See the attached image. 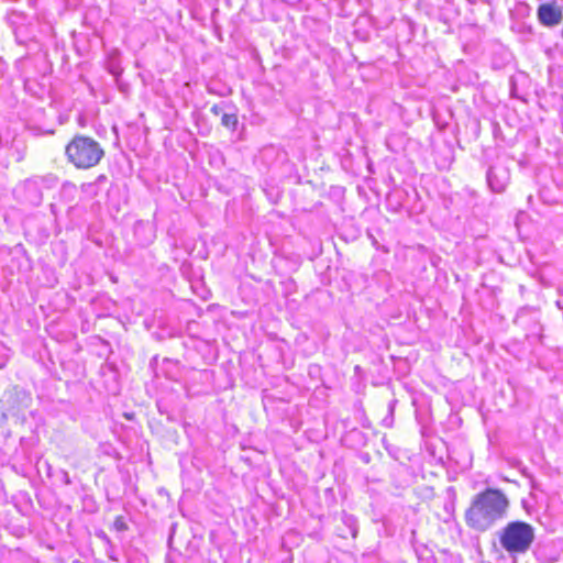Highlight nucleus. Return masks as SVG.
I'll return each instance as SVG.
<instances>
[{
  "label": "nucleus",
  "mask_w": 563,
  "mask_h": 563,
  "mask_svg": "<svg viewBox=\"0 0 563 563\" xmlns=\"http://www.w3.org/2000/svg\"><path fill=\"white\" fill-rule=\"evenodd\" d=\"M508 507L509 500L500 489L486 488L474 496L465 521L474 530L486 531L506 516Z\"/></svg>",
  "instance_id": "obj_1"
},
{
  "label": "nucleus",
  "mask_w": 563,
  "mask_h": 563,
  "mask_svg": "<svg viewBox=\"0 0 563 563\" xmlns=\"http://www.w3.org/2000/svg\"><path fill=\"white\" fill-rule=\"evenodd\" d=\"M63 482L65 485H70L71 484V481H70V477H69V474L67 472H63Z\"/></svg>",
  "instance_id": "obj_11"
},
{
  "label": "nucleus",
  "mask_w": 563,
  "mask_h": 563,
  "mask_svg": "<svg viewBox=\"0 0 563 563\" xmlns=\"http://www.w3.org/2000/svg\"><path fill=\"white\" fill-rule=\"evenodd\" d=\"M486 179L490 190L500 194L505 191L506 187L509 184V169L504 163L497 162L489 166L486 174Z\"/></svg>",
  "instance_id": "obj_4"
},
{
  "label": "nucleus",
  "mask_w": 563,
  "mask_h": 563,
  "mask_svg": "<svg viewBox=\"0 0 563 563\" xmlns=\"http://www.w3.org/2000/svg\"><path fill=\"white\" fill-rule=\"evenodd\" d=\"M82 189L88 192V194H92V195H97V187L96 188H87L86 187V184L82 185Z\"/></svg>",
  "instance_id": "obj_12"
},
{
  "label": "nucleus",
  "mask_w": 563,
  "mask_h": 563,
  "mask_svg": "<svg viewBox=\"0 0 563 563\" xmlns=\"http://www.w3.org/2000/svg\"><path fill=\"white\" fill-rule=\"evenodd\" d=\"M23 200L32 206L41 205L43 195L38 179H27L23 184Z\"/></svg>",
  "instance_id": "obj_6"
},
{
  "label": "nucleus",
  "mask_w": 563,
  "mask_h": 563,
  "mask_svg": "<svg viewBox=\"0 0 563 563\" xmlns=\"http://www.w3.org/2000/svg\"><path fill=\"white\" fill-rule=\"evenodd\" d=\"M65 154L68 162L76 168L88 169L100 163L104 151L95 139L79 134L67 144Z\"/></svg>",
  "instance_id": "obj_3"
},
{
  "label": "nucleus",
  "mask_w": 563,
  "mask_h": 563,
  "mask_svg": "<svg viewBox=\"0 0 563 563\" xmlns=\"http://www.w3.org/2000/svg\"><path fill=\"white\" fill-rule=\"evenodd\" d=\"M106 181H107V176H106V175H103V174H101V175H99V176L96 178V180H95V181L86 184V187H87V188H96V187H98L100 184H103V183H106Z\"/></svg>",
  "instance_id": "obj_10"
},
{
  "label": "nucleus",
  "mask_w": 563,
  "mask_h": 563,
  "mask_svg": "<svg viewBox=\"0 0 563 563\" xmlns=\"http://www.w3.org/2000/svg\"><path fill=\"white\" fill-rule=\"evenodd\" d=\"M534 539V528L525 521H510L499 531V544L512 558L526 554Z\"/></svg>",
  "instance_id": "obj_2"
},
{
  "label": "nucleus",
  "mask_w": 563,
  "mask_h": 563,
  "mask_svg": "<svg viewBox=\"0 0 563 563\" xmlns=\"http://www.w3.org/2000/svg\"><path fill=\"white\" fill-rule=\"evenodd\" d=\"M34 179H38L41 187H46V188H52V187L56 186L57 180H58L57 177L54 175L35 177Z\"/></svg>",
  "instance_id": "obj_8"
},
{
  "label": "nucleus",
  "mask_w": 563,
  "mask_h": 563,
  "mask_svg": "<svg viewBox=\"0 0 563 563\" xmlns=\"http://www.w3.org/2000/svg\"><path fill=\"white\" fill-rule=\"evenodd\" d=\"M538 19L545 26H555L561 23L563 12L555 4L543 3L538 8Z\"/></svg>",
  "instance_id": "obj_5"
},
{
  "label": "nucleus",
  "mask_w": 563,
  "mask_h": 563,
  "mask_svg": "<svg viewBox=\"0 0 563 563\" xmlns=\"http://www.w3.org/2000/svg\"><path fill=\"white\" fill-rule=\"evenodd\" d=\"M113 528L119 532L125 531L128 529V525H126L124 518L117 517L113 522Z\"/></svg>",
  "instance_id": "obj_9"
},
{
  "label": "nucleus",
  "mask_w": 563,
  "mask_h": 563,
  "mask_svg": "<svg viewBox=\"0 0 563 563\" xmlns=\"http://www.w3.org/2000/svg\"><path fill=\"white\" fill-rule=\"evenodd\" d=\"M221 122L225 128L235 130L239 121L236 114L224 113L221 118Z\"/></svg>",
  "instance_id": "obj_7"
}]
</instances>
